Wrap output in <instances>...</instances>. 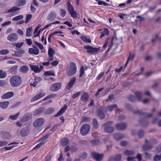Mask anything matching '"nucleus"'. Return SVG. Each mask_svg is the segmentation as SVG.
<instances>
[{
  "label": "nucleus",
  "mask_w": 161,
  "mask_h": 161,
  "mask_svg": "<svg viewBox=\"0 0 161 161\" xmlns=\"http://www.w3.org/2000/svg\"><path fill=\"white\" fill-rule=\"evenodd\" d=\"M135 153L134 151L130 150H126L124 152V154L125 155H133Z\"/></svg>",
  "instance_id": "nucleus-28"
},
{
  "label": "nucleus",
  "mask_w": 161,
  "mask_h": 161,
  "mask_svg": "<svg viewBox=\"0 0 161 161\" xmlns=\"http://www.w3.org/2000/svg\"><path fill=\"white\" fill-rule=\"evenodd\" d=\"M84 48L87 49V53L92 54L97 53L100 50L99 48L93 47L90 46H84Z\"/></svg>",
  "instance_id": "nucleus-8"
},
{
  "label": "nucleus",
  "mask_w": 161,
  "mask_h": 161,
  "mask_svg": "<svg viewBox=\"0 0 161 161\" xmlns=\"http://www.w3.org/2000/svg\"><path fill=\"white\" fill-rule=\"evenodd\" d=\"M45 121V119L42 118H39L36 119L33 123V126L36 128L42 126Z\"/></svg>",
  "instance_id": "nucleus-6"
},
{
  "label": "nucleus",
  "mask_w": 161,
  "mask_h": 161,
  "mask_svg": "<svg viewBox=\"0 0 161 161\" xmlns=\"http://www.w3.org/2000/svg\"><path fill=\"white\" fill-rule=\"evenodd\" d=\"M44 75L45 76L48 75H54V73L53 71L50 70L49 71H46L44 72Z\"/></svg>",
  "instance_id": "nucleus-36"
},
{
  "label": "nucleus",
  "mask_w": 161,
  "mask_h": 161,
  "mask_svg": "<svg viewBox=\"0 0 161 161\" xmlns=\"http://www.w3.org/2000/svg\"><path fill=\"white\" fill-rule=\"evenodd\" d=\"M30 132V129L29 127H24L21 130L20 135L22 137H25L28 135Z\"/></svg>",
  "instance_id": "nucleus-10"
},
{
  "label": "nucleus",
  "mask_w": 161,
  "mask_h": 161,
  "mask_svg": "<svg viewBox=\"0 0 161 161\" xmlns=\"http://www.w3.org/2000/svg\"><path fill=\"white\" fill-rule=\"evenodd\" d=\"M7 75V73L3 71L2 70H0V78H4L6 77Z\"/></svg>",
  "instance_id": "nucleus-38"
},
{
  "label": "nucleus",
  "mask_w": 161,
  "mask_h": 161,
  "mask_svg": "<svg viewBox=\"0 0 161 161\" xmlns=\"http://www.w3.org/2000/svg\"><path fill=\"white\" fill-rule=\"evenodd\" d=\"M29 119V117L28 115H25L21 119L20 121L21 122H24L27 121Z\"/></svg>",
  "instance_id": "nucleus-40"
},
{
  "label": "nucleus",
  "mask_w": 161,
  "mask_h": 161,
  "mask_svg": "<svg viewBox=\"0 0 161 161\" xmlns=\"http://www.w3.org/2000/svg\"><path fill=\"white\" fill-rule=\"evenodd\" d=\"M67 106L65 104L64 107L62 108L58 113L55 116V117L59 116L61 115L67 109Z\"/></svg>",
  "instance_id": "nucleus-17"
},
{
  "label": "nucleus",
  "mask_w": 161,
  "mask_h": 161,
  "mask_svg": "<svg viewBox=\"0 0 161 161\" xmlns=\"http://www.w3.org/2000/svg\"><path fill=\"white\" fill-rule=\"evenodd\" d=\"M115 159L116 161H120L122 157L121 155L120 154H117L115 156Z\"/></svg>",
  "instance_id": "nucleus-54"
},
{
  "label": "nucleus",
  "mask_w": 161,
  "mask_h": 161,
  "mask_svg": "<svg viewBox=\"0 0 161 161\" xmlns=\"http://www.w3.org/2000/svg\"><path fill=\"white\" fill-rule=\"evenodd\" d=\"M76 67L75 64L73 62H70L69 66L67 69V74L69 76H71L76 73Z\"/></svg>",
  "instance_id": "nucleus-2"
},
{
  "label": "nucleus",
  "mask_w": 161,
  "mask_h": 161,
  "mask_svg": "<svg viewBox=\"0 0 161 161\" xmlns=\"http://www.w3.org/2000/svg\"><path fill=\"white\" fill-rule=\"evenodd\" d=\"M129 99L130 101L133 102L136 100V97L134 96L131 95L129 96Z\"/></svg>",
  "instance_id": "nucleus-62"
},
{
  "label": "nucleus",
  "mask_w": 161,
  "mask_h": 161,
  "mask_svg": "<svg viewBox=\"0 0 161 161\" xmlns=\"http://www.w3.org/2000/svg\"><path fill=\"white\" fill-rule=\"evenodd\" d=\"M92 124L94 128L95 129H97L99 126V123L97 119L94 118L92 119Z\"/></svg>",
  "instance_id": "nucleus-25"
},
{
  "label": "nucleus",
  "mask_w": 161,
  "mask_h": 161,
  "mask_svg": "<svg viewBox=\"0 0 161 161\" xmlns=\"http://www.w3.org/2000/svg\"><path fill=\"white\" fill-rule=\"evenodd\" d=\"M8 142L5 141H0V147H3L6 144H7Z\"/></svg>",
  "instance_id": "nucleus-59"
},
{
  "label": "nucleus",
  "mask_w": 161,
  "mask_h": 161,
  "mask_svg": "<svg viewBox=\"0 0 161 161\" xmlns=\"http://www.w3.org/2000/svg\"><path fill=\"white\" fill-rule=\"evenodd\" d=\"M90 130V125L87 124L83 125L80 129V133L81 135L84 136L86 135Z\"/></svg>",
  "instance_id": "nucleus-5"
},
{
  "label": "nucleus",
  "mask_w": 161,
  "mask_h": 161,
  "mask_svg": "<svg viewBox=\"0 0 161 161\" xmlns=\"http://www.w3.org/2000/svg\"><path fill=\"white\" fill-rule=\"evenodd\" d=\"M48 53L49 57L53 56V55L54 54V51L53 49L50 47L48 49Z\"/></svg>",
  "instance_id": "nucleus-32"
},
{
  "label": "nucleus",
  "mask_w": 161,
  "mask_h": 161,
  "mask_svg": "<svg viewBox=\"0 0 161 161\" xmlns=\"http://www.w3.org/2000/svg\"><path fill=\"white\" fill-rule=\"evenodd\" d=\"M11 21H7L5 22L2 24L1 26H2L4 27L6 26L10 25L11 23Z\"/></svg>",
  "instance_id": "nucleus-57"
},
{
  "label": "nucleus",
  "mask_w": 161,
  "mask_h": 161,
  "mask_svg": "<svg viewBox=\"0 0 161 161\" xmlns=\"http://www.w3.org/2000/svg\"><path fill=\"white\" fill-rule=\"evenodd\" d=\"M14 95L13 92H9L3 95L2 98V99H8L12 97Z\"/></svg>",
  "instance_id": "nucleus-18"
},
{
  "label": "nucleus",
  "mask_w": 161,
  "mask_h": 161,
  "mask_svg": "<svg viewBox=\"0 0 161 161\" xmlns=\"http://www.w3.org/2000/svg\"><path fill=\"white\" fill-rule=\"evenodd\" d=\"M91 155L92 158L95 159L97 161H101L104 157L103 154H99L95 151L92 152Z\"/></svg>",
  "instance_id": "nucleus-7"
},
{
  "label": "nucleus",
  "mask_w": 161,
  "mask_h": 161,
  "mask_svg": "<svg viewBox=\"0 0 161 161\" xmlns=\"http://www.w3.org/2000/svg\"><path fill=\"white\" fill-rule=\"evenodd\" d=\"M61 86V83L60 82H57L52 85L50 87V89L53 92H56L59 90Z\"/></svg>",
  "instance_id": "nucleus-9"
},
{
  "label": "nucleus",
  "mask_w": 161,
  "mask_h": 161,
  "mask_svg": "<svg viewBox=\"0 0 161 161\" xmlns=\"http://www.w3.org/2000/svg\"><path fill=\"white\" fill-rule=\"evenodd\" d=\"M18 66L17 65L13 67L11 69V72L12 73H15L16 71Z\"/></svg>",
  "instance_id": "nucleus-52"
},
{
  "label": "nucleus",
  "mask_w": 161,
  "mask_h": 161,
  "mask_svg": "<svg viewBox=\"0 0 161 161\" xmlns=\"http://www.w3.org/2000/svg\"><path fill=\"white\" fill-rule=\"evenodd\" d=\"M84 69V68L83 66H82L80 67V74L79 75L80 77H81L84 75L85 73Z\"/></svg>",
  "instance_id": "nucleus-46"
},
{
  "label": "nucleus",
  "mask_w": 161,
  "mask_h": 161,
  "mask_svg": "<svg viewBox=\"0 0 161 161\" xmlns=\"http://www.w3.org/2000/svg\"><path fill=\"white\" fill-rule=\"evenodd\" d=\"M69 142V140L67 138H64L61 141V143L62 146H64L67 145Z\"/></svg>",
  "instance_id": "nucleus-24"
},
{
  "label": "nucleus",
  "mask_w": 161,
  "mask_h": 161,
  "mask_svg": "<svg viewBox=\"0 0 161 161\" xmlns=\"http://www.w3.org/2000/svg\"><path fill=\"white\" fill-rule=\"evenodd\" d=\"M142 149L145 151H148L153 148V146L152 145H144L142 147Z\"/></svg>",
  "instance_id": "nucleus-31"
},
{
  "label": "nucleus",
  "mask_w": 161,
  "mask_h": 161,
  "mask_svg": "<svg viewBox=\"0 0 161 161\" xmlns=\"http://www.w3.org/2000/svg\"><path fill=\"white\" fill-rule=\"evenodd\" d=\"M134 58V55L133 54H130L129 55V58L127 60L128 61L130 60L132 61Z\"/></svg>",
  "instance_id": "nucleus-58"
},
{
  "label": "nucleus",
  "mask_w": 161,
  "mask_h": 161,
  "mask_svg": "<svg viewBox=\"0 0 161 161\" xmlns=\"http://www.w3.org/2000/svg\"><path fill=\"white\" fill-rule=\"evenodd\" d=\"M56 18V14L54 11L51 12L47 17V19L50 21H53Z\"/></svg>",
  "instance_id": "nucleus-15"
},
{
  "label": "nucleus",
  "mask_w": 161,
  "mask_h": 161,
  "mask_svg": "<svg viewBox=\"0 0 161 161\" xmlns=\"http://www.w3.org/2000/svg\"><path fill=\"white\" fill-rule=\"evenodd\" d=\"M44 143V142H40L38 144H37L36 146H35L34 148V150H36L38 148H39Z\"/></svg>",
  "instance_id": "nucleus-55"
},
{
  "label": "nucleus",
  "mask_w": 161,
  "mask_h": 161,
  "mask_svg": "<svg viewBox=\"0 0 161 161\" xmlns=\"http://www.w3.org/2000/svg\"><path fill=\"white\" fill-rule=\"evenodd\" d=\"M89 95L88 93L85 92H83L81 95L80 100L82 102H86L89 99Z\"/></svg>",
  "instance_id": "nucleus-12"
},
{
  "label": "nucleus",
  "mask_w": 161,
  "mask_h": 161,
  "mask_svg": "<svg viewBox=\"0 0 161 161\" xmlns=\"http://www.w3.org/2000/svg\"><path fill=\"white\" fill-rule=\"evenodd\" d=\"M67 5L68 11L69 13L75 10L74 8L72 5L71 4L69 1H68Z\"/></svg>",
  "instance_id": "nucleus-29"
},
{
  "label": "nucleus",
  "mask_w": 161,
  "mask_h": 161,
  "mask_svg": "<svg viewBox=\"0 0 161 161\" xmlns=\"http://www.w3.org/2000/svg\"><path fill=\"white\" fill-rule=\"evenodd\" d=\"M32 69L35 72H40L41 71V70L39 69V68L38 66H33L32 67Z\"/></svg>",
  "instance_id": "nucleus-49"
},
{
  "label": "nucleus",
  "mask_w": 161,
  "mask_h": 161,
  "mask_svg": "<svg viewBox=\"0 0 161 161\" xmlns=\"http://www.w3.org/2000/svg\"><path fill=\"white\" fill-rule=\"evenodd\" d=\"M91 118L89 117H83L82 118V120L81 121V123L88 122L91 120Z\"/></svg>",
  "instance_id": "nucleus-42"
},
{
  "label": "nucleus",
  "mask_w": 161,
  "mask_h": 161,
  "mask_svg": "<svg viewBox=\"0 0 161 161\" xmlns=\"http://www.w3.org/2000/svg\"><path fill=\"white\" fill-rule=\"evenodd\" d=\"M22 81L21 78L18 75L13 76L10 79V84L13 87L19 86L21 83Z\"/></svg>",
  "instance_id": "nucleus-1"
},
{
  "label": "nucleus",
  "mask_w": 161,
  "mask_h": 161,
  "mask_svg": "<svg viewBox=\"0 0 161 161\" xmlns=\"http://www.w3.org/2000/svg\"><path fill=\"white\" fill-rule=\"evenodd\" d=\"M19 114V112H18L14 115H11L9 116V118L13 120L16 119L18 118Z\"/></svg>",
  "instance_id": "nucleus-44"
},
{
  "label": "nucleus",
  "mask_w": 161,
  "mask_h": 161,
  "mask_svg": "<svg viewBox=\"0 0 161 161\" xmlns=\"http://www.w3.org/2000/svg\"><path fill=\"white\" fill-rule=\"evenodd\" d=\"M45 95V93L44 92H41L34 97L31 99V101H36L43 97Z\"/></svg>",
  "instance_id": "nucleus-16"
},
{
  "label": "nucleus",
  "mask_w": 161,
  "mask_h": 161,
  "mask_svg": "<svg viewBox=\"0 0 161 161\" xmlns=\"http://www.w3.org/2000/svg\"><path fill=\"white\" fill-rule=\"evenodd\" d=\"M29 70L28 67L26 65H23L20 67V72L22 73H27Z\"/></svg>",
  "instance_id": "nucleus-20"
},
{
  "label": "nucleus",
  "mask_w": 161,
  "mask_h": 161,
  "mask_svg": "<svg viewBox=\"0 0 161 161\" xmlns=\"http://www.w3.org/2000/svg\"><path fill=\"white\" fill-rule=\"evenodd\" d=\"M23 16L22 15H20L18 16H16L12 19L13 21H18L21 20L23 18Z\"/></svg>",
  "instance_id": "nucleus-35"
},
{
  "label": "nucleus",
  "mask_w": 161,
  "mask_h": 161,
  "mask_svg": "<svg viewBox=\"0 0 161 161\" xmlns=\"http://www.w3.org/2000/svg\"><path fill=\"white\" fill-rule=\"evenodd\" d=\"M44 109L45 108H40L34 111V114L35 115L39 114L43 112L44 110Z\"/></svg>",
  "instance_id": "nucleus-27"
},
{
  "label": "nucleus",
  "mask_w": 161,
  "mask_h": 161,
  "mask_svg": "<svg viewBox=\"0 0 161 161\" xmlns=\"http://www.w3.org/2000/svg\"><path fill=\"white\" fill-rule=\"evenodd\" d=\"M80 38L85 42L89 43H90L91 42V40L88 38L86 36H81L80 37Z\"/></svg>",
  "instance_id": "nucleus-37"
},
{
  "label": "nucleus",
  "mask_w": 161,
  "mask_h": 161,
  "mask_svg": "<svg viewBox=\"0 0 161 161\" xmlns=\"http://www.w3.org/2000/svg\"><path fill=\"white\" fill-rule=\"evenodd\" d=\"M60 15L62 17H64L66 15V10L63 9H60Z\"/></svg>",
  "instance_id": "nucleus-51"
},
{
  "label": "nucleus",
  "mask_w": 161,
  "mask_h": 161,
  "mask_svg": "<svg viewBox=\"0 0 161 161\" xmlns=\"http://www.w3.org/2000/svg\"><path fill=\"white\" fill-rule=\"evenodd\" d=\"M71 16L73 18H77V17L76 12L75 10L69 13Z\"/></svg>",
  "instance_id": "nucleus-50"
},
{
  "label": "nucleus",
  "mask_w": 161,
  "mask_h": 161,
  "mask_svg": "<svg viewBox=\"0 0 161 161\" xmlns=\"http://www.w3.org/2000/svg\"><path fill=\"white\" fill-rule=\"evenodd\" d=\"M0 134L1 135H3L4 137L6 139H9L11 137V135L8 132L3 131H1Z\"/></svg>",
  "instance_id": "nucleus-19"
},
{
  "label": "nucleus",
  "mask_w": 161,
  "mask_h": 161,
  "mask_svg": "<svg viewBox=\"0 0 161 161\" xmlns=\"http://www.w3.org/2000/svg\"><path fill=\"white\" fill-rule=\"evenodd\" d=\"M127 125L125 123H120L116 125V128L119 130H125L127 127Z\"/></svg>",
  "instance_id": "nucleus-14"
},
{
  "label": "nucleus",
  "mask_w": 161,
  "mask_h": 161,
  "mask_svg": "<svg viewBox=\"0 0 161 161\" xmlns=\"http://www.w3.org/2000/svg\"><path fill=\"white\" fill-rule=\"evenodd\" d=\"M32 28L31 27L28 28L26 29V36L28 37H30L32 35Z\"/></svg>",
  "instance_id": "nucleus-30"
},
{
  "label": "nucleus",
  "mask_w": 161,
  "mask_h": 161,
  "mask_svg": "<svg viewBox=\"0 0 161 161\" xmlns=\"http://www.w3.org/2000/svg\"><path fill=\"white\" fill-rule=\"evenodd\" d=\"M124 137V135L121 133L115 134L114 135V138L117 140H119Z\"/></svg>",
  "instance_id": "nucleus-23"
},
{
  "label": "nucleus",
  "mask_w": 161,
  "mask_h": 161,
  "mask_svg": "<svg viewBox=\"0 0 161 161\" xmlns=\"http://www.w3.org/2000/svg\"><path fill=\"white\" fill-rule=\"evenodd\" d=\"M32 17V15L31 14H29L27 15L25 20V23H27L31 19Z\"/></svg>",
  "instance_id": "nucleus-45"
},
{
  "label": "nucleus",
  "mask_w": 161,
  "mask_h": 161,
  "mask_svg": "<svg viewBox=\"0 0 161 161\" xmlns=\"http://www.w3.org/2000/svg\"><path fill=\"white\" fill-rule=\"evenodd\" d=\"M117 105L115 104H114L112 105H108L105 108L107 111H108L110 112H111L114 108H117Z\"/></svg>",
  "instance_id": "nucleus-22"
},
{
  "label": "nucleus",
  "mask_w": 161,
  "mask_h": 161,
  "mask_svg": "<svg viewBox=\"0 0 161 161\" xmlns=\"http://www.w3.org/2000/svg\"><path fill=\"white\" fill-rule=\"evenodd\" d=\"M9 53V50L8 49H2L0 51V54L6 55Z\"/></svg>",
  "instance_id": "nucleus-41"
},
{
  "label": "nucleus",
  "mask_w": 161,
  "mask_h": 161,
  "mask_svg": "<svg viewBox=\"0 0 161 161\" xmlns=\"http://www.w3.org/2000/svg\"><path fill=\"white\" fill-rule=\"evenodd\" d=\"M9 104L8 102H0V107L3 109L6 108Z\"/></svg>",
  "instance_id": "nucleus-26"
},
{
  "label": "nucleus",
  "mask_w": 161,
  "mask_h": 161,
  "mask_svg": "<svg viewBox=\"0 0 161 161\" xmlns=\"http://www.w3.org/2000/svg\"><path fill=\"white\" fill-rule=\"evenodd\" d=\"M54 111V109L53 108H50L48 109L45 112L46 114H52Z\"/></svg>",
  "instance_id": "nucleus-34"
},
{
  "label": "nucleus",
  "mask_w": 161,
  "mask_h": 161,
  "mask_svg": "<svg viewBox=\"0 0 161 161\" xmlns=\"http://www.w3.org/2000/svg\"><path fill=\"white\" fill-rule=\"evenodd\" d=\"M23 44V42H21L20 43H14L13 45H15L17 48H19L22 46Z\"/></svg>",
  "instance_id": "nucleus-63"
},
{
  "label": "nucleus",
  "mask_w": 161,
  "mask_h": 161,
  "mask_svg": "<svg viewBox=\"0 0 161 161\" xmlns=\"http://www.w3.org/2000/svg\"><path fill=\"white\" fill-rule=\"evenodd\" d=\"M107 110L105 107H101L96 111L97 116L100 119H103L105 117Z\"/></svg>",
  "instance_id": "nucleus-3"
},
{
  "label": "nucleus",
  "mask_w": 161,
  "mask_h": 161,
  "mask_svg": "<svg viewBox=\"0 0 161 161\" xmlns=\"http://www.w3.org/2000/svg\"><path fill=\"white\" fill-rule=\"evenodd\" d=\"M42 78L39 77H35V80L38 83V82L41 81L42 80Z\"/></svg>",
  "instance_id": "nucleus-64"
},
{
  "label": "nucleus",
  "mask_w": 161,
  "mask_h": 161,
  "mask_svg": "<svg viewBox=\"0 0 161 161\" xmlns=\"http://www.w3.org/2000/svg\"><path fill=\"white\" fill-rule=\"evenodd\" d=\"M90 141L91 143L93 145L97 144L99 142V140L98 139L91 140Z\"/></svg>",
  "instance_id": "nucleus-53"
},
{
  "label": "nucleus",
  "mask_w": 161,
  "mask_h": 161,
  "mask_svg": "<svg viewBox=\"0 0 161 161\" xmlns=\"http://www.w3.org/2000/svg\"><path fill=\"white\" fill-rule=\"evenodd\" d=\"M35 43L40 50H42L43 49V47L41 43L35 41Z\"/></svg>",
  "instance_id": "nucleus-48"
},
{
  "label": "nucleus",
  "mask_w": 161,
  "mask_h": 161,
  "mask_svg": "<svg viewBox=\"0 0 161 161\" xmlns=\"http://www.w3.org/2000/svg\"><path fill=\"white\" fill-rule=\"evenodd\" d=\"M161 160V154L158 155H156L154 157L153 160L154 161H158Z\"/></svg>",
  "instance_id": "nucleus-47"
},
{
  "label": "nucleus",
  "mask_w": 161,
  "mask_h": 161,
  "mask_svg": "<svg viewBox=\"0 0 161 161\" xmlns=\"http://www.w3.org/2000/svg\"><path fill=\"white\" fill-rule=\"evenodd\" d=\"M76 80V78L75 77H73L71 79L69 82L67 84V86L66 87L67 89H71L73 85L75 83Z\"/></svg>",
  "instance_id": "nucleus-13"
},
{
  "label": "nucleus",
  "mask_w": 161,
  "mask_h": 161,
  "mask_svg": "<svg viewBox=\"0 0 161 161\" xmlns=\"http://www.w3.org/2000/svg\"><path fill=\"white\" fill-rule=\"evenodd\" d=\"M113 123L112 121H108L102 125V126L104 127V130L105 132L111 133L114 131V128L110 126Z\"/></svg>",
  "instance_id": "nucleus-4"
},
{
  "label": "nucleus",
  "mask_w": 161,
  "mask_h": 161,
  "mask_svg": "<svg viewBox=\"0 0 161 161\" xmlns=\"http://www.w3.org/2000/svg\"><path fill=\"white\" fill-rule=\"evenodd\" d=\"M135 94L139 100H140L142 97V93L141 92H137L135 93Z\"/></svg>",
  "instance_id": "nucleus-43"
},
{
  "label": "nucleus",
  "mask_w": 161,
  "mask_h": 161,
  "mask_svg": "<svg viewBox=\"0 0 161 161\" xmlns=\"http://www.w3.org/2000/svg\"><path fill=\"white\" fill-rule=\"evenodd\" d=\"M20 9V8H18L16 7H12L11 8L8 9V13H11L17 11H18Z\"/></svg>",
  "instance_id": "nucleus-33"
},
{
  "label": "nucleus",
  "mask_w": 161,
  "mask_h": 161,
  "mask_svg": "<svg viewBox=\"0 0 161 161\" xmlns=\"http://www.w3.org/2000/svg\"><path fill=\"white\" fill-rule=\"evenodd\" d=\"M144 135V132L142 130H140L138 133V135L139 136V137L140 138H142V137H143Z\"/></svg>",
  "instance_id": "nucleus-61"
},
{
  "label": "nucleus",
  "mask_w": 161,
  "mask_h": 161,
  "mask_svg": "<svg viewBox=\"0 0 161 161\" xmlns=\"http://www.w3.org/2000/svg\"><path fill=\"white\" fill-rule=\"evenodd\" d=\"M18 35L15 33L9 34L7 37V39L11 42L16 41L18 39Z\"/></svg>",
  "instance_id": "nucleus-11"
},
{
  "label": "nucleus",
  "mask_w": 161,
  "mask_h": 161,
  "mask_svg": "<svg viewBox=\"0 0 161 161\" xmlns=\"http://www.w3.org/2000/svg\"><path fill=\"white\" fill-rule=\"evenodd\" d=\"M81 92H79L75 94H74L72 97V98L73 99H75L77 97L79 96Z\"/></svg>",
  "instance_id": "nucleus-60"
},
{
  "label": "nucleus",
  "mask_w": 161,
  "mask_h": 161,
  "mask_svg": "<svg viewBox=\"0 0 161 161\" xmlns=\"http://www.w3.org/2000/svg\"><path fill=\"white\" fill-rule=\"evenodd\" d=\"M19 6H21L24 5L26 3L25 0H18L17 1Z\"/></svg>",
  "instance_id": "nucleus-39"
},
{
  "label": "nucleus",
  "mask_w": 161,
  "mask_h": 161,
  "mask_svg": "<svg viewBox=\"0 0 161 161\" xmlns=\"http://www.w3.org/2000/svg\"><path fill=\"white\" fill-rule=\"evenodd\" d=\"M60 125L59 124H57L55 125L51 129V130L54 131L57 130L58 128L59 127Z\"/></svg>",
  "instance_id": "nucleus-56"
},
{
  "label": "nucleus",
  "mask_w": 161,
  "mask_h": 161,
  "mask_svg": "<svg viewBox=\"0 0 161 161\" xmlns=\"http://www.w3.org/2000/svg\"><path fill=\"white\" fill-rule=\"evenodd\" d=\"M28 52L30 54H34L35 55H38L39 53V50L35 49L32 48H29Z\"/></svg>",
  "instance_id": "nucleus-21"
}]
</instances>
